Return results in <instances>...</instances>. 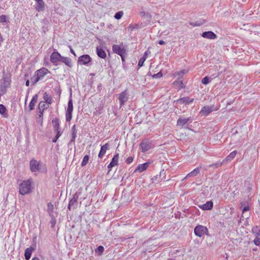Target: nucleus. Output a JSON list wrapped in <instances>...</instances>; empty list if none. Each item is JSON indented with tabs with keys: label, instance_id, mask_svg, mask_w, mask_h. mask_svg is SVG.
Here are the masks:
<instances>
[{
	"label": "nucleus",
	"instance_id": "f257e3e1",
	"mask_svg": "<svg viewBox=\"0 0 260 260\" xmlns=\"http://www.w3.org/2000/svg\"><path fill=\"white\" fill-rule=\"evenodd\" d=\"M29 167L32 172L39 171L42 173H46L47 171L45 164L40 161H38L35 159H32L29 161Z\"/></svg>",
	"mask_w": 260,
	"mask_h": 260
},
{
	"label": "nucleus",
	"instance_id": "f03ea898",
	"mask_svg": "<svg viewBox=\"0 0 260 260\" xmlns=\"http://www.w3.org/2000/svg\"><path fill=\"white\" fill-rule=\"evenodd\" d=\"M193 118L191 117L185 118L184 116L180 117L177 121V126L182 128L188 129L192 131L189 127L190 124L193 121Z\"/></svg>",
	"mask_w": 260,
	"mask_h": 260
},
{
	"label": "nucleus",
	"instance_id": "7ed1b4c3",
	"mask_svg": "<svg viewBox=\"0 0 260 260\" xmlns=\"http://www.w3.org/2000/svg\"><path fill=\"white\" fill-rule=\"evenodd\" d=\"M19 190L20 194L24 195L30 193L31 190V181L30 180H27L22 181L19 184Z\"/></svg>",
	"mask_w": 260,
	"mask_h": 260
},
{
	"label": "nucleus",
	"instance_id": "20e7f679",
	"mask_svg": "<svg viewBox=\"0 0 260 260\" xmlns=\"http://www.w3.org/2000/svg\"><path fill=\"white\" fill-rule=\"evenodd\" d=\"M73 111V103L72 100V94L71 92L68 104V108L66 112V120L70 122L72 118V112Z\"/></svg>",
	"mask_w": 260,
	"mask_h": 260
},
{
	"label": "nucleus",
	"instance_id": "39448f33",
	"mask_svg": "<svg viewBox=\"0 0 260 260\" xmlns=\"http://www.w3.org/2000/svg\"><path fill=\"white\" fill-rule=\"evenodd\" d=\"M112 49L114 53L118 54L121 57L122 61H124V55L125 54V50L123 45H113Z\"/></svg>",
	"mask_w": 260,
	"mask_h": 260
},
{
	"label": "nucleus",
	"instance_id": "423d86ee",
	"mask_svg": "<svg viewBox=\"0 0 260 260\" xmlns=\"http://www.w3.org/2000/svg\"><path fill=\"white\" fill-rule=\"evenodd\" d=\"M194 233L196 236L201 237L204 234L208 235V230L206 226L198 225L195 227Z\"/></svg>",
	"mask_w": 260,
	"mask_h": 260
},
{
	"label": "nucleus",
	"instance_id": "0eeeda50",
	"mask_svg": "<svg viewBox=\"0 0 260 260\" xmlns=\"http://www.w3.org/2000/svg\"><path fill=\"white\" fill-rule=\"evenodd\" d=\"M79 197V193L76 192L73 196L72 198L70 200L68 206V209L70 210L77 208L78 206V199Z\"/></svg>",
	"mask_w": 260,
	"mask_h": 260
},
{
	"label": "nucleus",
	"instance_id": "6e6552de",
	"mask_svg": "<svg viewBox=\"0 0 260 260\" xmlns=\"http://www.w3.org/2000/svg\"><path fill=\"white\" fill-rule=\"evenodd\" d=\"M152 141L145 139L140 143V147L143 152H146L152 147Z\"/></svg>",
	"mask_w": 260,
	"mask_h": 260
},
{
	"label": "nucleus",
	"instance_id": "1a4fd4ad",
	"mask_svg": "<svg viewBox=\"0 0 260 260\" xmlns=\"http://www.w3.org/2000/svg\"><path fill=\"white\" fill-rule=\"evenodd\" d=\"M91 61V58L88 54L80 56L78 59V63L80 65L88 66V63Z\"/></svg>",
	"mask_w": 260,
	"mask_h": 260
},
{
	"label": "nucleus",
	"instance_id": "9d476101",
	"mask_svg": "<svg viewBox=\"0 0 260 260\" xmlns=\"http://www.w3.org/2000/svg\"><path fill=\"white\" fill-rule=\"evenodd\" d=\"M61 54L57 51H54L50 55V61L54 65L57 66L58 62L60 61L61 58Z\"/></svg>",
	"mask_w": 260,
	"mask_h": 260
},
{
	"label": "nucleus",
	"instance_id": "9b49d317",
	"mask_svg": "<svg viewBox=\"0 0 260 260\" xmlns=\"http://www.w3.org/2000/svg\"><path fill=\"white\" fill-rule=\"evenodd\" d=\"M118 99L119 100L120 107H121L128 99V95L126 90L119 94Z\"/></svg>",
	"mask_w": 260,
	"mask_h": 260
},
{
	"label": "nucleus",
	"instance_id": "f8f14e48",
	"mask_svg": "<svg viewBox=\"0 0 260 260\" xmlns=\"http://www.w3.org/2000/svg\"><path fill=\"white\" fill-rule=\"evenodd\" d=\"M4 82L1 85L0 89L2 94H5L7 91V88L10 86L11 80L6 77L3 78Z\"/></svg>",
	"mask_w": 260,
	"mask_h": 260
},
{
	"label": "nucleus",
	"instance_id": "ddd939ff",
	"mask_svg": "<svg viewBox=\"0 0 260 260\" xmlns=\"http://www.w3.org/2000/svg\"><path fill=\"white\" fill-rule=\"evenodd\" d=\"M118 159H119V154L116 153L114 155L111 162L108 166V168L109 169L108 172H109L111 170V169L113 167L118 165Z\"/></svg>",
	"mask_w": 260,
	"mask_h": 260
},
{
	"label": "nucleus",
	"instance_id": "4468645a",
	"mask_svg": "<svg viewBox=\"0 0 260 260\" xmlns=\"http://www.w3.org/2000/svg\"><path fill=\"white\" fill-rule=\"evenodd\" d=\"M71 132H72V133H71L72 139L70 140V141L69 142L68 146L74 145L75 146V139L76 138V134H77V130L76 129V127L75 125H74L72 127Z\"/></svg>",
	"mask_w": 260,
	"mask_h": 260
},
{
	"label": "nucleus",
	"instance_id": "2eb2a0df",
	"mask_svg": "<svg viewBox=\"0 0 260 260\" xmlns=\"http://www.w3.org/2000/svg\"><path fill=\"white\" fill-rule=\"evenodd\" d=\"M194 101V99H190L189 97H183L175 101V102L181 104L188 105Z\"/></svg>",
	"mask_w": 260,
	"mask_h": 260
},
{
	"label": "nucleus",
	"instance_id": "dca6fc26",
	"mask_svg": "<svg viewBox=\"0 0 260 260\" xmlns=\"http://www.w3.org/2000/svg\"><path fill=\"white\" fill-rule=\"evenodd\" d=\"M48 73H50L49 71L45 68H42L35 72V74L40 79L43 78Z\"/></svg>",
	"mask_w": 260,
	"mask_h": 260
},
{
	"label": "nucleus",
	"instance_id": "f3484780",
	"mask_svg": "<svg viewBox=\"0 0 260 260\" xmlns=\"http://www.w3.org/2000/svg\"><path fill=\"white\" fill-rule=\"evenodd\" d=\"M201 36L203 38H207L209 39H215L217 38L216 35L211 31H208L203 32L201 34Z\"/></svg>",
	"mask_w": 260,
	"mask_h": 260
},
{
	"label": "nucleus",
	"instance_id": "a211bd4d",
	"mask_svg": "<svg viewBox=\"0 0 260 260\" xmlns=\"http://www.w3.org/2000/svg\"><path fill=\"white\" fill-rule=\"evenodd\" d=\"M35 8L38 12H42L45 10V3L43 0H37Z\"/></svg>",
	"mask_w": 260,
	"mask_h": 260
},
{
	"label": "nucleus",
	"instance_id": "6ab92c4d",
	"mask_svg": "<svg viewBox=\"0 0 260 260\" xmlns=\"http://www.w3.org/2000/svg\"><path fill=\"white\" fill-rule=\"evenodd\" d=\"M214 110V106H204L202 108L200 113L202 115H207Z\"/></svg>",
	"mask_w": 260,
	"mask_h": 260
},
{
	"label": "nucleus",
	"instance_id": "aec40b11",
	"mask_svg": "<svg viewBox=\"0 0 260 260\" xmlns=\"http://www.w3.org/2000/svg\"><path fill=\"white\" fill-rule=\"evenodd\" d=\"M150 164V163L149 162H146L142 164H140L138 166L135 172H142L145 171L148 168Z\"/></svg>",
	"mask_w": 260,
	"mask_h": 260
},
{
	"label": "nucleus",
	"instance_id": "412c9836",
	"mask_svg": "<svg viewBox=\"0 0 260 260\" xmlns=\"http://www.w3.org/2000/svg\"><path fill=\"white\" fill-rule=\"evenodd\" d=\"M96 52L98 56L101 58L105 59L107 56L105 51L100 46L96 47Z\"/></svg>",
	"mask_w": 260,
	"mask_h": 260
},
{
	"label": "nucleus",
	"instance_id": "4be33fe9",
	"mask_svg": "<svg viewBox=\"0 0 260 260\" xmlns=\"http://www.w3.org/2000/svg\"><path fill=\"white\" fill-rule=\"evenodd\" d=\"M213 206V203L211 201H207L205 204L200 205L199 207L203 210H211Z\"/></svg>",
	"mask_w": 260,
	"mask_h": 260
},
{
	"label": "nucleus",
	"instance_id": "5701e85b",
	"mask_svg": "<svg viewBox=\"0 0 260 260\" xmlns=\"http://www.w3.org/2000/svg\"><path fill=\"white\" fill-rule=\"evenodd\" d=\"M60 62L64 63L69 68H72L73 67V64L72 63V59L67 57L61 56Z\"/></svg>",
	"mask_w": 260,
	"mask_h": 260
},
{
	"label": "nucleus",
	"instance_id": "b1692460",
	"mask_svg": "<svg viewBox=\"0 0 260 260\" xmlns=\"http://www.w3.org/2000/svg\"><path fill=\"white\" fill-rule=\"evenodd\" d=\"M108 146L109 144L108 143H106L101 146V150L98 155L99 158H102L105 155L106 152L108 148Z\"/></svg>",
	"mask_w": 260,
	"mask_h": 260
},
{
	"label": "nucleus",
	"instance_id": "393cba45",
	"mask_svg": "<svg viewBox=\"0 0 260 260\" xmlns=\"http://www.w3.org/2000/svg\"><path fill=\"white\" fill-rule=\"evenodd\" d=\"M52 123L53 124L54 132H57L60 130L59 119L58 118L55 117L54 118L52 121Z\"/></svg>",
	"mask_w": 260,
	"mask_h": 260
},
{
	"label": "nucleus",
	"instance_id": "a878e982",
	"mask_svg": "<svg viewBox=\"0 0 260 260\" xmlns=\"http://www.w3.org/2000/svg\"><path fill=\"white\" fill-rule=\"evenodd\" d=\"M140 15L142 17H143V18L146 19L147 21L148 22V23H150V22L152 19V17L151 14L149 12H146V11L140 12Z\"/></svg>",
	"mask_w": 260,
	"mask_h": 260
},
{
	"label": "nucleus",
	"instance_id": "bb28decb",
	"mask_svg": "<svg viewBox=\"0 0 260 260\" xmlns=\"http://www.w3.org/2000/svg\"><path fill=\"white\" fill-rule=\"evenodd\" d=\"M38 95L37 94H35L29 104V111H31L34 109L35 104L37 102Z\"/></svg>",
	"mask_w": 260,
	"mask_h": 260
},
{
	"label": "nucleus",
	"instance_id": "cd10ccee",
	"mask_svg": "<svg viewBox=\"0 0 260 260\" xmlns=\"http://www.w3.org/2000/svg\"><path fill=\"white\" fill-rule=\"evenodd\" d=\"M202 165H200L199 167L196 168L192 171L188 173L186 176V178L196 176L199 174L202 168Z\"/></svg>",
	"mask_w": 260,
	"mask_h": 260
},
{
	"label": "nucleus",
	"instance_id": "c85d7f7f",
	"mask_svg": "<svg viewBox=\"0 0 260 260\" xmlns=\"http://www.w3.org/2000/svg\"><path fill=\"white\" fill-rule=\"evenodd\" d=\"M34 249L32 248L31 247H30L29 248H27L25 250L24 252V257L25 259L26 260H29L31 256L32 250H34Z\"/></svg>",
	"mask_w": 260,
	"mask_h": 260
},
{
	"label": "nucleus",
	"instance_id": "c756f323",
	"mask_svg": "<svg viewBox=\"0 0 260 260\" xmlns=\"http://www.w3.org/2000/svg\"><path fill=\"white\" fill-rule=\"evenodd\" d=\"M174 86L178 89V90H180L183 88L184 85L183 81L180 80V79H177L173 82Z\"/></svg>",
	"mask_w": 260,
	"mask_h": 260
},
{
	"label": "nucleus",
	"instance_id": "7c9ffc66",
	"mask_svg": "<svg viewBox=\"0 0 260 260\" xmlns=\"http://www.w3.org/2000/svg\"><path fill=\"white\" fill-rule=\"evenodd\" d=\"M161 172H160L159 175H156L151 178L152 182L154 184H157L161 182L162 180L161 178Z\"/></svg>",
	"mask_w": 260,
	"mask_h": 260
},
{
	"label": "nucleus",
	"instance_id": "2f4dec72",
	"mask_svg": "<svg viewBox=\"0 0 260 260\" xmlns=\"http://www.w3.org/2000/svg\"><path fill=\"white\" fill-rule=\"evenodd\" d=\"M237 153V151H234L230 153V154L224 159L223 161H224L225 164L228 161L232 160L236 156Z\"/></svg>",
	"mask_w": 260,
	"mask_h": 260
},
{
	"label": "nucleus",
	"instance_id": "473e14b6",
	"mask_svg": "<svg viewBox=\"0 0 260 260\" xmlns=\"http://www.w3.org/2000/svg\"><path fill=\"white\" fill-rule=\"evenodd\" d=\"M43 99L45 101V102L48 104H51L52 103V98L50 96H49L46 92L44 93Z\"/></svg>",
	"mask_w": 260,
	"mask_h": 260
},
{
	"label": "nucleus",
	"instance_id": "72a5a7b5",
	"mask_svg": "<svg viewBox=\"0 0 260 260\" xmlns=\"http://www.w3.org/2000/svg\"><path fill=\"white\" fill-rule=\"evenodd\" d=\"M205 23V20H200L199 21H197L195 22H189V24L191 25L192 26H200L203 24H204Z\"/></svg>",
	"mask_w": 260,
	"mask_h": 260
},
{
	"label": "nucleus",
	"instance_id": "f704fd0d",
	"mask_svg": "<svg viewBox=\"0 0 260 260\" xmlns=\"http://www.w3.org/2000/svg\"><path fill=\"white\" fill-rule=\"evenodd\" d=\"M224 164V161H217L216 163L212 164L211 165H210L208 166V168H211V167H214L215 168H217L220 166H221L222 165Z\"/></svg>",
	"mask_w": 260,
	"mask_h": 260
},
{
	"label": "nucleus",
	"instance_id": "c9c22d12",
	"mask_svg": "<svg viewBox=\"0 0 260 260\" xmlns=\"http://www.w3.org/2000/svg\"><path fill=\"white\" fill-rule=\"evenodd\" d=\"M255 238L253 240V243L256 246H260V233L257 235H255Z\"/></svg>",
	"mask_w": 260,
	"mask_h": 260
},
{
	"label": "nucleus",
	"instance_id": "e433bc0d",
	"mask_svg": "<svg viewBox=\"0 0 260 260\" xmlns=\"http://www.w3.org/2000/svg\"><path fill=\"white\" fill-rule=\"evenodd\" d=\"M89 156L88 155H85L84 156L82 161L81 162V166L82 167L85 166L87 164V163L89 161Z\"/></svg>",
	"mask_w": 260,
	"mask_h": 260
},
{
	"label": "nucleus",
	"instance_id": "4c0bfd02",
	"mask_svg": "<svg viewBox=\"0 0 260 260\" xmlns=\"http://www.w3.org/2000/svg\"><path fill=\"white\" fill-rule=\"evenodd\" d=\"M40 80V78L37 76V75L35 73L34 76L31 77L30 80L32 83V84L34 85L38 82Z\"/></svg>",
	"mask_w": 260,
	"mask_h": 260
},
{
	"label": "nucleus",
	"instance_id": "58836bf2",
	"mask_svg": "<svg viewBox=\"0 0 260 260\" xmlns=\"http://www.w3.org/2000/svg\"><path fill=\"white\" fill-rule=\"evenodd\" d=\"M252 233L255 235H257L260 233V227L259 226L256 225L252 228Z\"/></svg>",
	"mask_w": 260,
	"mask_h": 260
},
{
	"label": "nucleus",
	"instance_id": "ea45409f",
	"mask_svg": "<svg viewBox=\"0 0 260 260\" xmlns=\"http://www.w3.org/2000/svg\"><path fill=\"white\" fill-rule=\"evenodd\" d=\"M47 207H48V213H49V215H53L52 214V212H53V205H52V204L51 203H48L47 204Z\"/></svg>",
	"mask_w": 260,
	"mask_h": 260
},
{
	"label": "nucleus",
	"instance_id": "a19ab883",
	"mask_svg": "<svg viewBox=\"0 0 260 260\" xmlns=\"http://www.w3.org/2000/svg\"><path fill=\"white\" fill-rule=\"evenodd\" d=\"M38 108L40 110H43V111H44V109L47 108L46 105L45 104V102H43V101L40 102L39 104Z\"/></svg>",
	"mask_w": 260,
	"mask_h": 260
},
{
	"label": "nucleus",
	"instance_id": "79ce46f5",
	"mask_svg": "<svg viewBox=\"0 0 260 260\" xmlns=\"http://www.w3.org/2000/svg\"><path fill=\"white\" fill-rule=\"evenodd\" d=\"M123 12L122 11H118L115 13V14L114 15V18L116 19L119 20V19H121V18L123 16Z\"/></svg>",
	"mask_w": 260,
	"mask_h": 260
},
{
	"label": "nucleus",
	"instance_id": "37998d69",
	"mask_svg": "<svg viewBox=\"0 0 260 260\" xmlns=\"http://www.w3.org/2000/svg\"><path fill=\"white\" fill-rule=\"evenodd\" d=\"M7 109L6 107L3 105L0 104V114L4 115L6 112Z\"/></svg>",
	"mask_w": 260,
	"mask_h": 260
},
{
	"label": "nucleus",
	"instance_id": "c03bdc74",
	"mask_svg": "<svg viewBox=\"0 0 260 260\" xmlns=\"http://www.w3.org/2000/svg\"><path fill=\"white\" fill-rule=\"evenodd\" d=\"M188 72V70L183 69L179 72H175L173 74V75H179V74H181V76H183V75L186 74Z\"/></svg>",
	"mask_w": 260,
	"mask_h": 260
},
{
	"label": "nucleus",
	"instance_id": "a18cd8bd",
	"mask_svg": "<svg viewBox=\"0 0 260 260\" xmlns=\"http://www.w3.org/2000/svg\"><path fill=\"white\" fill-rule=\"evenodd\" d=\"M140 28L139 25L138 24H130L128 27V29H130L132 31L134 29H139Z\"/></svg>",
	"mask_w": 260,
	"mask_h": 260
},
{
	"label": "nucleus",
	"instance_id": "49530a36",
	"mask_svg": "<svg viewBox=\"0 0 260 260\" xmlns=\"http://www.w3.org/2000/svg\"><path fill=\"white\" fill-rule=\"evenodd\" d=\"M210 82L209 78L208 77L206 76L202 80V83L204 85H207Z\"/></svg>",
	"mask_w": 260,
	"mask_h": 260
},
{
	"label": "nucleus",
	"instance_id": "de8ad7c7",
	"mask_svg": "<svg viewBox=\"0 0 260 260\" xmlns=\"http://www.w3.org/2000/svg\"><path fill=\"white\" fill-rule=\"evenodd\" d=\"M146 60V57H145L144 56L141 57L139 60V62H138V66L139 67H141L143 66V64H144V61H145Z\"/></svg>",
	"mask_w": 260,
	"mask_h": 260
},
{
	"label": "nucleus",
	"instance_id": "09e8293b",
	"mask_svg": "<svg viewBox=\"0 0 260 260\" xmlns=\"http://www.w3.org/2000/svg\"><path fill=\"white\" fill-rule=\"evenodd\" d=\"M50 216L51 217V219L50 220V223L51 224V228H54L55 225V224H56V220L55 217L53 216V215H51Z\"/></svg>",
	"mask_w": 260,
	"mask_h": 260
},
{
	"label": "nucleus",
	"instance_id": "8fccbe9b",
	"mask_svg": "<svg viewBox=\"0 0 260 260\" xmlns=\"http://www.w3.org/2000/svg\"><path fill=\"white\" fill-rule=\"evenodd\" d=\"M43 112H44L43 110L39 111L40 114L39 115V117L38 118V122H40L42 121Z\"/></svg>",
	"mask_w": 260,
	"mask_h": 260
},
{
	"label": "nucleus",
	"instance_id": "3c124183",
	"mask_svg": "<svg viewBox=\"0 0 260 260\" xmlns=\"http://www.w3.org/2000/svg\"><path fill=\"white\" fill-rule=\"evenodd\" d=\"M162 76V73H161V72H159L157 74H154V75H153L152 76L153 78H155V79L159 78L161 77Z\"/></svg>",
	"mask_w": 260,
	"mask_h": 260
},
{
	"label": "nucleus",
	"instance_id": "603ef678",
	"mask_svg": "<svg viewBox=\"0 0 260 260\" xmlns=\"http://www.w3.org/2000/svg\"><path fill=\"white\" fill-rule=\"evenodd\" d=\"M7 16L5 15H2L0 16V22L3 23L6 22L7 21Z\"/></svg>",
	"mask_w": 260,
	"mask_h": 260
},
{
	"label": "nucleus",
	"instance_id": "864d4df0",
	"mask_svg": "<svg viewBox=\"0 0 260 260\" xmlns=\"http://www.w3.org/2000/svg\"><path fill=\"white\" fill-rule=\"evenodd\" d=\"M104 251V248L103 246H99V247H98L96 250V252H99L100 253H102Z\"/></svg>",
	"mask_w": 260,
	"mask_h": 260
},
{
	"label": "nucleus",
	"instance_id": "5fc2aeb1",
	"mask_svg": "<svg viewBox=\"0 0 260 260\" xmlns=\"http://www.w3.org/2000/svg\"><path fill=\"white\" fill-rule=\"evenodd\" d=\"M134 160V157L133 156H129L127 158L126 160V162L127 164H131Z\"/></svg>",
	"mask_w": 260,
	"mask_h": 260
},
{
	"label": "nucleus",
	"instance_id": "6e6d98bb",
	"mask_svg": "<svg viewBox=\"0 0 260 260\" xmlns=\"http://www.w3.org/2000/svg\"><path fill=\"white\" fill-rule=\"evenodd\" d=\"M249 210V207L248 206H245L242 209V212L244 213V212L248 211Z\"/></svg>",
	"mask_w": 260,
	"mask_h": 260
},
{
	"label": "nucleus",
	"instance_id": "4d7b16f0",
	"mask_svg": "<svg viewBox=\"0 0 260 260\" xmlns=\"http://www.w3.org/2000/svg\"><path fill=\"white\" fill-rule=\"evenodd\" d=\"M55 132L56 133L55 136L59 138V137L61 136L62 133L60 132V130Z\"/></svg>",
	"mask_w": 260,
	"mask_h": 260
},
{
	"label": "nucleus",
	"instance_id": "13d9d810",
	"mask_svg": "<svg viewBox=\"0 0 260 260\" xmlns=\"http://www.w3.org/2000/svg\"><path fill=\"white\" fill-rule=\"evenodd\" d=\"M158 43L159 44V45H164L166 44V43L163 41V40H159L158 42Z\"/></svg>",
	"mask_w": 260,
	"mask_h": 260
},
{
	"label": "nucleus",
	"instance_id": "bf43d9fd",
	"mask_svg": "<svg viewBox=\"0 0 260 260\" xmlns=\"http://www.w3.org/2000/svg\"><path fill=\"white\" fill-rule=\"evenodd\" d=\"M58 139V138L57 137H55V138H54L52 140V142L53 143H56L57 141V140Z\"/></svg>",
	"mask_w": 260,
	"mask_h": 260
},
{
	"label": "nucleus",
	"instance_id": "052dcab7",
	"mask_svg": "<svg viewBox=\"0 0 260 260\" xmlns=\"http://www.w3.org/2000/svg\"><path fill=\"white\" fill-rule=\"evenodd\" d=\"M25 85L26 86H28L29 85V80L28 79H27L25 82Z\"/></svg>",
	"mask_w": 260,
	"mask_h": 260
},
{
	"label": "nucleus",
	"instance_id": "680f3d73",
	"mask_svg": "<svg viewBox=\"0 0 260 260\" xmlns=\"http://www.w3.org/2000/svg\"><path fill=\"white\" fill-rule=\"evenodd\" d=\"M174 76H178V79H180L182 78L183 76H181V74H179V75H174Z\"/></svg>",
	"mask_w": 260,
	"mask_h": 260
},
{
	"label": "nucleus",
	"instance_id": "e2e57ef3",
	"mask_svg": "<svg viewBox=\"0 0 260 260\" xmlns=\"http://www.w3.org/2000/svg\"><path fill=\"white\" fill-rule=\"evenodd\" d=\"M70 51H71V52L73 54H74L75 56H76V54H75V53L74 51L73 50V49L72 48H71Z\"/></svg>",
	"mask_w": 260,
	"mask_h": 260
},
{
	"label": "nucleus",
	"instance_id": "0e129e2a",
	"mask_svg": "<svg viewBox=\"0 0 260 260\" xmlns=\"http://www.w3.org/2000/svg\"><path fill=\"white\" fill-rule=\"evenodd\" d=\"M16 62H17V63L18 64H19L20 63L21 60H20V59L17 58V59H16Z\"/></svg>",
	"mask_w": 260,
	"mask_h": 260
},
{
	"label": "nucleus",
	"instance_id": "69168bd1",
	"mask_svg": "<svg viewBox=\"0 0 260 260\" xmlns=\"http://www.w3.org/2000/svg\"><path fill=\"white\" fill-rule=\"evenodd\" d=\"M31 260H40V259L37 257H35L32 258Z\"/></svg>",
	"mask_w": 260,
	"mask_h": 260
},
{
	"label": "nucleus",
	"instance_id": "338daca9",
	"mask_svg": "<svg viewBox=\"0 0 260 260\" xmlns=\"http://www.w3.org/2000/svg\"><path fill=\"white\" fill-rule=\"evenodd\" d=\"M28 77V75L27 74H25V75H24L25 79H26Z\"/></svg>",
	"mask_w": 260,
	"mask_h": 260
},
{
	"label": "nucleus",
	"instance_id": "774afa93",
	"mask_svg": "<svg viewBox=\"0 0 260 260\" xmlns=\"http://www.w3.org/2000/svg\"><path fill=\"white\" fill-rule=\"evenodd\" d=\"M253 251H256L257 250V248L255 247L252 249Z\"/></svg>",
	"mask_w": 260,
	"mask_h": 260
}]
</instances>
